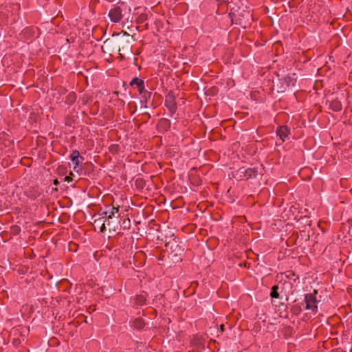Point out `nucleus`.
Masks as SVG:
<instances>
[{
	"mask_svg": "<svg viewBox=\"0 0 352 352\" xmlns=\"http://www.w3.org/2000/svg\"><path fill=\"white\" fill-rule=\"evenodd\" d=\"M118 38L117 40L118 49L120 52L119 54L122 59L124 58V55L120 52H122L124 54H132V45L131 43L133 40V36L130 35L127 32H124L122 35L118 34Z\"/></svg>",
	"mask_w": 352,
	"mask_h": 352,
	"instance_id": "obj_1",
	"label": "nucleus"
},
{
	"mask_svg": "<svg viewBox=\"0 0 352 352\" xmlns=\"http://www.w3.org/2000/svg\"><path fill=\"white\" fill-rule=\"evenodd\" d=\"M173 236V234L168 238L166 236L165 246L166 248H169L175 256L181 255L184 248L180 244L182 242L179 241V238Z\"/></svg>",
	"mask_w": 352,
	"mask_h": 352,
	"instance_id": "obj_2",
	"label": "nucleus"
},
{
	"mask_svg": "<svg viewBox=\"0 0 352 352\" xmlns=\"http://www.w3.org/2000/svg\"><path fill=\"white\" fill-rule=\"evenodd\" d=\"M318 291L314 289L313 293L306 294L305 295V302L306 304L305 309L311 310L314 313H316L318 311L317 302L318 300L316 297Z\"/></svg>",
	"mask_w": 352,
	"mask_h": 352,
	"instance_id": "obj_3",
	"label": "nucleus"
},
{
	"mask_svg": "<svg viewBox=\"0 0 352 352\" xmlns=\"http://www.w3.org/2000/svg\"><path fill=\"white\" fill-rule=\"evenodd\" d=\"M258 168H240L236 172V175H237L240 179H245L248 180L249 179L255 178L258 175Z\"/></svg>",
	"mask_w": 352,
	"mask_h": 352,
	"instance_id": "obj_4",
	"label": "nucleus"
},
{
	"mask_svg": "<svg viewBox=\"0 0 352 352\" xmlns=\"http://www.w3.org/2000/svg\"><path fill=\"white\" fill-rule=\"evenodd\" d=\"M164 105L168 109L170 116L172 117L177 109L175 96L173 91H169L165 97Z\"/></svg>",
	"mask_w": 352,
	"mask_h": 352,
	"instance_id": "obj_5",
	"label": "nucleus"
},
{
	"mask_svg": "<svg viewBox=\"0 0 352 352\" xmlns=\"http://www.w3.org/2000/svg\"><path fill=\"white\" fill-rule=\"evenodd\" d=\"M296 82V74H288L280 79L279 83L280 84L278 87V92H284L290 86H294Z\"/></svg>",
	"mask_w": 352,
	"mask_h": 352,
	"instance_id": "obj_6",
	"label": "nucleus"
},
{
	"mask_svg": "<svg viewBox=\"0 0 352 352\" xmlns=\"http://www.w3.org/2000/svg\"><path fill=\"white\" fill-rule=\"evenodd\" d=\"M109 16L112 22H119L122 17V9L119 6L111 9L109 12Z\"/></svg>",
	"mask_w": 352,
	"mask_h": 352,
	"instance_id": "obj_7",
	"label": "nucleus"
},
{
	"mask_svg": "<svg viewBox=\"0 0 352 352\" xmlns=\"http://www.w3.org/2000/svg\"><path fill=\"white\" fill-rule=\"evenodd\" d=\"M70 159L74 164V170L78 171L77 168L79 166L80 164H82L84 160V157L80 155L78 150H74L71 153Z\"/></svg>",
	"mask_w": 352,
	"mask_h": 352,
	"instance_id": "obj_8",
	"label": "nucleus"
},
{
	"mask_svg": "<svg viewBox=\"0 0 352 352\" xmlns=\"http://www.w3.org/2000/svg\"><path fill=\"white\" fill-rule=\"evenodd\" d=\"M276 133L280 139L279 144H281L290 134V129L286 125H282L277 128Z\"/></svg>",
	"mask_w": 352,
	"mask_h": 352,
	"instance_id": "obj_9",
	"label": "nucleus"
},
{
	"mask_svg": "<svg viewBox=\"0 0 352 352\" xmlns=\"http://www.w3.org/2000/svg\"><path fill=\"white\" fill-rule=\"evenodd\" d=\"M171 126L170 121L167 118H161L159 120L157 129L160 133H165L169 130Z\"/></svg>",
	"mask_w": 352,
	"mask_h": 352,
	"instance_id": "obj_10",
	"label": "nucleus"
},
{
	"mask_svg": "<svg viewBox=\"0 0 352 352\" xmlns=\"http://www.w3.org/2000/svg\"><path fill=\"white\" fill-rule=\"evenodd\" d=\"M102 214H104L107 219L104 221V223L102 224L100 227V231L104 232L106 230L105 225L107 223V226H110V219L114 217L113 212L109 209V206L106 208V210L102 212Z\"/></svg>",
	"mask_w": 352,
	"mask_h": 352,
	"instance_id": "obj_11",
	"label": "nucleus"
},
{
	"mask_svg": "<svg viewBox=\"0 0 352 352\" xmlns=\"http://www.w3.org/2000/svg\"><path fill=\"white\" fill-rule=\"evenodd\" d=\"M342 104L338 98L329 101V109L333 111L338 112L342 110Z\"/></svg>",
	"mask_w": 352,
	"mask_h": 352,
	"instance_id": "obj_12",
	"label": "nucleus"
},
{
	"mask_svg": "<svg viewBox=\"0 0 352 352\" xmlns=\"http://www.w3.org/2000/svg\"><path fill=\"white\" fill-rule=\"evenodd\" d=\"M129 85L131 87L135 86L137 87V89H138L141 87L145 85V82L143 79L140 78L137 76H135L129 82Z\"/></svg>",
	"mask_w": 352,
	"mask_h": 352,
	"instance_id": "obj_13",
	"label": "nucleus"
},
{
	"mask_svg": "<svg viewBox=\"0 0 352 352\" xmlns=\"http://www.w3.org/2000/svg\"><path fill=\"white\" fill-rule=\"evenodd\" d=\"M152 96V93L148 90H146L142 96H141L142 100H141V103L143 107L147 108V103L148 100L151 99Z\"/></svg>",
	"mask_w": 352,
	"mask_h": 352,
	"instance_id": "obj_14",
	"label": "nucleus"
},
{
	"mask_svg": "<svg viewBox=\"0 0 352 352\" xmlns=\"http://www.w3.org/2000/svg\"><path fill=\"white\" fill-rule=\"evenodd\" d=\"M133 327L138 330H141L145 327V322L142 318H137L133 321Z\"/></svg>",
	"mask_w": 352,
	"mask_h": 352,
	"instance_id": "obj_15",
	"label": "nucleus"
},
{
	"mask_svg": "<svg viewBox=\"0 0 352 352\" xmlns=\"http://www.w3.org/2000/svg\"><path fill=\"white\" fill-rule=\"evenodd\" d=\"M76 100V94L74 91L69 92L65 98V102L67 104L72 105L73 104Z\"/></svg>",
	"mask_w": 352,
	"mask_h": 352,
	"instance_id": "obj_16",
	"label": "nucleus"
},
{
	"mask_svg": "<svg viewBox=\"0 0 352 352\" xmlns=\"http://www.w3.org/2000/svg\"><path fill=\"white\" fill-rule=\"evenodd\" d=\"M146 298L144 295L140 294V295H137L135 296V303L137 305H144L146 304Z\"/></svg>",
	"mask_w": 352,
	"mask_h": 352,
	"instance_id": "obj_17",
	"label": "nucleus"
},
{
	"mask_svg": "<svg viewBox=\"0 0 352 352\" xmlns=\"http://www.w3.org/2000/svg\"><path fill=\"white\" fill-rule=\"evenodd\" d=\"M278 289H279V287H278V285H274L272 287V291H271V293H270V296L272 298H279L280 296H279V294L278 292Z\"/></svg>",
	"mask_w": 352,
	"mask_h": 352,
	"instance_id": "obj_18",
	"label": "nucleus"
},
{
	"mask_svg": "<svg viewBox=\"0 0 352 352\" xmlns=\"http://www.w3.org/2000/svg\"><path fill=\"white\" fill-rule=\"evenodd\" d=\"M120 224L124 230H129L131 227V221L129 218H124L122 220Z\"/></svg>",
	"mask_w": 352,
	"mask_h": 352,
	"instance_id": "obj_19",
	"label": "nucleus"
},
{
	"mask_svg": "<svg viewBox=\"0 0 352 352\" xmlns=\"http://www.w3.org/2000/svg\"><path fill=\"white\" fill-rule=\"evenodd\" d=\"M147 19V15L146 14H140L137 19H136V22L138 24H142L143 23L144 21H146Z\"/></svg>",
	"mask_w": 352,
	"mask_h": 352,
	"instance_id": "obj_20",
	"label": "nucleus"
},
{
	"mask_svg": "<svg viewBox=\"0 0 352 352\" xmlns=\"http://www.w3.org/2000/svg\"><path fill=\"white\" fill-rule=\"evenodd\" d=\"M119 148H120L119 145L114 144H111L109 147V151L112 154H116L119 151Z\"/></svg>",
	"mask_w": 352,
	"mask_h": 352,
	"instance_id": "obj_21",
	"label": "nucleus"
},
{
	"mask_svg": "<svg viewBox=\"0 0 352 352\" xmlns=\"http://www.w3.org/2000/svg\"><path fill=\"white\" fill-rule=\"evenodd\" d=\"M142 117L144 119V122H147L148 120L151 118V115L148 113L145 112L142 113Z\"/></svg>",
	"mask_w": 352,
	"mask_h": 352,
	"instance_id": "obj_22",
	"label": "nucleus"
},
{
	"mask_svg": "<svg viewBox=\"0 0 352 352\" xmlns=\"http://www.w3.org/2000/svg\"><path fill=\"white\" fill-rule=\"evenodd\" d=\"M109 209H110L111 210H112V212H113L114 215L118 213V212H119V207H115L113 206H109Z\"/></svg>",
	"mask_w": 352,
	"mask_h": 352,
	"instance_id": "obj_23",
	"label": "nucleus"
},
{
	"mask_svg": "<svg viewBox=\"0 0 352 352\" xmlns=\"http://www.w3.org/2000/svg\"><path fill=\"white\" fill-rule=\"evenodd\" d=\"M147 89H146V87L145 85L141 87L140 88H139L138 89V92H139V94L140 96H142V94H144V93L146 91Z\"/></svg>",
	"mask_w": 352,
	"mask_h": 352,
	"instance_id": "obj_24",
	"label": "nucleus"
},
{
	"mask_svg": "<svg viewBox=\"0 0 352 352\" xmlns=\"http://www.w3.org/2000/svg\"><path fill=\"white\" fill-rule=\"evenodd\" d=\"M12 230L15 233V234H18L19 233L21 229L18 226H13L12 227Z\"/></svg>",
	"mask_w": 352,
	"mask_h": 352,
	"instance_id": "obj_25",
	"label": "nucleus"
},
{
	"mask_svg": "<svg viewBox=\"0 0 352 352\" xmlns=\"http://www.w3.org/2000/svg\"><path fill=\"white\" fill-rule=\"evenodd\" d=\"M73 173H70V175L69 176H66L65 178H64V180L65 182H70L72 181V176H73Z\"/></svg>",
	"mask_w": 352,
	"mask_h": 352,
	"instance_id": "obj_26",
	"label": "nucleus"
},
{
	"mask_svg": "<svg viewBox=\"0 0 352 352\" xmlns=\"http://www.w3.org/2000/svg\"><path fill=\"white\" fill-rule=\"evenodd\" d=\"M53 184L54 185L57 186L59 184V182L58 181V179H54Z\"/></svg>",
	"mask_w": 352,
	"mask_h": 352,
	"instance_id": "obj_27",
	"label": "nucleus"
},
{
	"mask_svg": "<svg viewBox=\"0 0 352 352\" xmlns=\"http://www.w3.org/2000/svg\"><path fill=\"white\" fill-rule=\"evenodd\" d=\"M220 330L221 332H223L224 331V325L223 324L220 325Z\"/></svg>",
	"mask_w": 352,
	"mask_h": 352,
	"instance_id": "obj_28",
	"label": "nucleus"
},
{
	"mask_svg": "<svg viewBox=\"0 0 352 352\" xmlns=\"http://www.w3.org/2000/svg\"><path fill=\"white\" fill-rule=\"evenodd\" d=\"M67 91V90L65 89H63V91H62V94H65Z\"/></svg>",
	"mask_w": 352,
	"mask_h": 352,
	"instance_id": "obj_29",
	"label": "nucleus"
},
{
	"mask_svg": "<svg viewBox=\"0 0 352 352\" xmlns=\"http://www.w3.org/2000/svg\"><path fill=\"white\" fill-rule=\"evenodd\" d=\"M135 110H136V109H135L133 111H132V113H132V114H133V113H134V112L135 111Z\"/></svg>",
	"mask_w": 352,
	"mask_h": 352,
	"instance_id": "obj_30",
	"label": "nucleus"
}]
</instances>
